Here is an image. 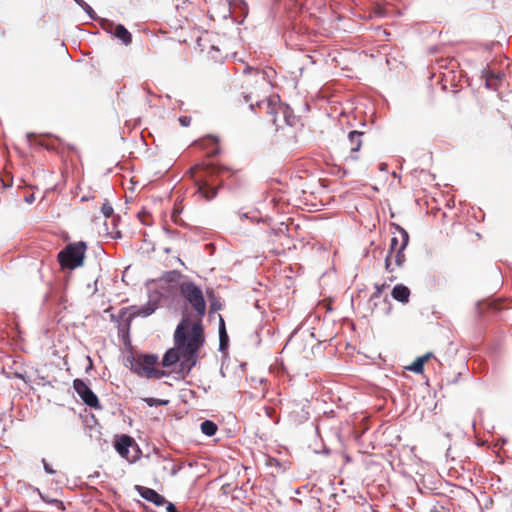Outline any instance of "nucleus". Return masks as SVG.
<instances>
[{"mask_svg": "<svg viewBox=\"0 0 512 512\" xmlns=\"http://www.w3.org/2000/svg\"><path fill=\"white\" fill-rule=\"evenodd\" d=\"M54 504H55V506L57 507L58 510H61V511L64 510V506H63V503L61 501L55 500Z\"/></svg>", "mask_w": 512, "mask_h": 512, "instance_id": "nucleus-30", "label": "nucleus"}, {"mask_svg": "<svg viewBox=\"0 0 512 512\" xmlns=\"http://www.w3.org/2000/svg\"><path fill=\"white\" fill-rule=\"evenodd\" d=\"M167 512H178L174 504L168 503L166 507Z\"/></svg>", "mask_w": 512, "mask_h": 512, "instance_id": "nucleus-29", "label": "nucleus"}, {"mask_svg": "<svg viewBox=\"0 0 512 512\" xmlns=\"http://www.w3.org/2000/svg\"><path fill=\"white\" fill-rule=\"evenodd\" d=\"M101 212L106 218H109L112 216L114 210L112 205L109 202H104L101 207Z\"/></svg>", "mask_w": 512, "mask_h": 512, "instance_id": "nucleus-22", "label": "nucleus"}, {"mask_svg": "<svg viewBox=\"0 0 512 512\" xmlns=\"http://www.w3.org/2000/svg\"><path fill=\"white\" fill-rule=\"evenodd\" d=\"M201 431L203 434L207 436H213L216 434L218 427L217 425L211 421V420H205L201 423Z\"/></svg>", "mask_w": 512, "mask_h": 512, "instance_id": "nucleus-19", "label": "nucleus"}, {"mask_svg": "<svg viewBox=\"0 0 512 512\" xmlns=\"http://www.w3.org/2000/svg\"><path fill=\"white\" fill-rule=\"evenodd\" d=\"M189 174L194 179L197 192L208 201L217 195L218 188L232 176L229 168L206 163L194 165L189 169Z\"/></svg>", "mask_w": 512, "mask_h": 512, "instance_id": "nucleus-2", "label": "nucleus"}, {"mask_svg": "<svg viewBox=\"0 0 512 512\" xmlns=\"http://www.w3.org/2000/svg\"><path fill=\"white\" fill-rule=\"evenodd\" d=\"M180 294L195 311L198 317L196 323L201 324V319L206 313V302L202 290L193 282H183L180 285Z\"/></svg>", "mask_w": 512, "mask_h": 512, "instance_id": "nucleus-6", "label": "nucleus"}, {"mask_svg": "<svg viewBox=\"0 0 512 512\" xmlns=\"http://www.w3.org/2000/svg\"><path fill=\"white\" fill-rule=\"evenodd\" d=\"M364 132L350 131L348 134L347 141L344 143V148L348 150V157L352 160L358 159V151L360 150L363 143Z\"/></svg>", "mask_w": 512, "mask_h": 512, "instance_id": "nucleus-10", "label": "nucleus"}, {"mask_svg": "<svg viewBox=\"0 0 512 512\" xmlns=\"http://www.w3.org/2000/svg\"><path fill=\"white\" fill-rule=\"evenodd\" d=\"M130 314L128 316V322H131L136 317H147L151 315L155 311V307H153L151 304H147L144 307L136 308L135 306H132L130 308Z\"/></svg>", "mask_w": 512, "mask_h": 512, "instance_id": "nucleus-14", "label": "nucleus"}, {"mask_svg": "<svg viewBox=\"0 0 512 512\" xmlns=\"http://www.w3.org/2000/svg\"><path fill=\"white\" fill-rule=\"evenodd\" d=\"M179 123L183 126V127H188L191 123V117L189 116H181L179 117Z\"/></svg>", "mask_w": 512, "mask_h": 512, "instance_id": "nucleus-27", "label": "nucleus"}, {"mask_svg": "<svg viewBox=\"0 0 512 512\" xmlns=\"http://www.w3.org/2000/svg\"><path fill=\"white\" fill-rule=\"evenodd\" d=\"M257 104L259 107L265 105L267 109L266 113L269 116V121L273 123L277 128L282 127L283 123L290 126L293 124L289 111H287V108L280 103L274 102L273 100H268L261 103L257 102Z\"/></svg>", "mask_w": 512, "mask_h": 512, "instance_id": "nucleus-8", "label": "nucleus"}, {"mask_svg": "<svg viewBox=\"0 0 512 512\" xmlns=\"http://www.w3.org/2000/svg\"><path fill=\"white\" fill-rule=\"evenodd\" d=\"M175 347L163 356L162 366L170 367L181 361V369L189 372L198 361V351L204 343V331L200 323L182 319L174 333Z\"/></svg>", "mask_w": 512, "mask_h": 512, "instance_id": "nucleus-1", "label": "nucleus"}, {"mask_svg": "<svg viewBox=\"0 0 512 512\" xmlns=\"http://www.w3.org/2000/svg\"><path fill=\"white\" fill-rule=\"evenodd\" d=\"M400 244H401V240H399L397 237H392L391 238L389 253H388V255L386 256V259H385V267H386V269L388 271H392V269L390 268L391 267L392 255L394 254L395 250H399Z\"/></svg>", "mask_w": 512, "mask_h": 512, "instance_id": "nucleus-18", "label": "nucleus"}, {"mask_svg": "<svg viewBox=\"0 0 512 512\" xmlns=\"http://www.w3.org/2000/svg\"><path fill=\"white\" fill-rule=\"evenodd\" d=\"M114 35L120 39L125 45L132 42L131 33L121 24L115 27Z\"/></svg>", "mask_w": 512, "mask_h": 512, "instance_id": "nucleus-17", "label": "nucleus"}, {"mask_svg": "<svg viewBox=\"0 0 512 512\" xmlns=\"http://www.w3.org/2000/svg\"><path fill=\"white\" fill-rule=\"evenodd\" d=\"M73 388L87 406L94 409H101L98 397L83 380L75 379L73 381Z\"/></svg>", "mask_w": 512, "mask_h": 512, "instance_id": "nucleus-9", "label": "nucleus"}, {"mask_svg": "<svg viewBox=\"0 0 512 512\" xmlns=\"http://www.w3.org/2000/svg\"><path fill=\"white\" fill-rule=\"evenodd\" d=\"M433 358V354L431 352L426 353L425 355L418 357L409 367L408 369L414 373L421 374L424 369V364Z\"/></svg>", "mask_w": 512, "mask_h": 512, "instance_id": "nucleus-16", "label": "nucleus"}, {"mask_svg": "<svg viewBox=\"0 0 512 512\" xmlns=\"http://www.w3.org/2000/svg\"><path fill=\"white\" fill-rule=\"evenodd\" d=\"M144 401L150 406H165L168 404V400L156 399V398H145Z\"/></svg>", "mask_w": 512, "mask_h": 512, "instance_id": "nucleus-21", "label": "nucleus"}, {"mask_svg": "<svg viewBox=\"0 0 512 512\" xmlns=\"http://www.w3.org/2000/svg\"><path fill=\"white\" fill-rule=\"evenodd\" d=\"M181 214V211L178 210L176 207L173 209V212H172V215H171V219L172 221L177 224V225H184V221L183 219L181 218L180 216Z\"/></svg>", "mask_w": 512, "mask_h": 512, "instance_id": "nucleus-23", "label": "nucleus"}, {"mask_svg": "<svg viewBox=\"0 0 512 512\" xmlns=\"http://www.w3.org/2000/svg\"><path fill=\"white\" fill-rule=\"evenodd\" d=\"M27 138H28V140H29V142L31 144L35 143V144H37L39 146H42V147H44L46 149H50L49 145L45 144V142H43L41 140H38L37 137L34 134H28Z\"/></svg>", "mask_w": 512, "mask_h": 512, "instance_id": "nucleus-25", "label": "nucleus"}, {"mask_svg": "<svg viewBox=\"0 0 512 512\" xmlns=\"http://www.w3.org/2000/svg\"><path fill=\"white\" fill-rule=\"evenodd\" d=\"M138 491L142 498H144L145 500H147L149 502H152L156 506H161L166 503L165 498L151 488L139 487Z\"/></svg>", "mask_w": 512, "mask_h": 512, "instance_id": "nucleus-12", "label": "nucleus"}, {"mask_svg": "<svg viewBox=\"0 0 512 512\" xmlns=\"http://www.w3.org/2000/svg\"><path fill=\"white\" fill-rule=\"evenodd\" d=\"M220 345L223 346L227 339V334L225 331V325L223 319L220 320Z\"/></svg>", "mask_w": 512, "mask_h": 512, "instance_id": "nucleus-26", "label": "nucleus"}, {"mask_svg": "<svg viewBox=\"0 0 512 512\" xmlns=\"http://www.w3.org/2000/svg\"><path fill=\"white\" fill-rule=\"evenodd\" d=\"M114 448L117 453L129 463L136 462L142 453L134 438L126 434L115 436Z\"/></svg>", "mask_w": 512, "mask_h": 512, "instance_id": "nucleus-7", "label": "nucleus"}, {"mask_svg": "<svg viewBox=\"0 0 512 512\" xmlns=\"http://www.w3.org/2000/svg\"><path fill=\"white\" fill-rule=\"evenodd\" d=\"M399 234L401 237V244L399 246V250H395L394 254L392 255L397 266H401L405 262V254L403 251L409 242V235L403 228H399Z\"/></svg>", "mask_w": 512, "mask_h": 512, "instance_id": "nucleus-11", "label": "nucleus"}, {"mask_svg": "<svg viewBox=\"0 0 512 512\" xmlns=\"http://www.w3.org/2000/svg\"><path fill=\"white\" fill-rule=\"evenodd\" d=\"M248 70L253 71V68L248 67ZM255 70H256V69H254V72H255Z\"/></svg>", "mask_w": 512, "mask_h": 512, "instance_id": "nucleus-32", "label": "nucleus"}, {"mask_svg": "<svg viewBox=\"0 0 512 512\" xmlns=\"http://www.w3.org/2000/svg\"><path fill=\"white\" fill-rule=\"evenodd\" d=\"M385 287L386 284H375V292L371 295V300L379 299Z\"/></svg>", "mask_w": 512, "mask_h": 512, "instance_id": "nucleus-24", "label": "nucleus"}, {"mask_svg": "<svg viewBox=\"0 0 512 512\" xmlns=\"http://www.w3.org/2000/svg\"><path fill=\"white\" fill-rule=\"evenodd\" d=\"M483 77L485 78L486 86L488 88L496 89L503 77V74L496 73L488 69L483 71Z\"/></svg>", "mask_w": 512, "mask_h": 512, "instance_id": "nucleus-15", "label": "nucleus"}, {"mask_svg": "<svg viewBox=\"0 0 512 512\" xmlns=\"http://www.w3.org/2000/svg\"><path fill=\"white\" fill-rule=\"evenodd\" d=\"M275 78L276 71L273 68L267 67L263 70H255V73L245 80L249 92L245 99L248 101L252 95L266 97L274 86Z\"/></svg>", "mask_w": 512, "mask_h": 512, "instance_id": "nucleus-3", "label": "nucleus"}, {"mask_svg": "<svg viewBox=\"0 0 512 512\" xmlns=\"http://www.w3.org/2000/svg\"><path fill=\"white\" fill-rule=\"evenodd\" d=\"M248 70L253 71V68L248 67ZM255 70H256V69H254V72H255Z\"/></svg>", "mask_w": 512, "mask_h": 512, "instance_id": "nucleus-31", "label": "nucleus"}, {"mask_svg": "<svg viewBox=\"0 0 512 512\" xmlns=\"http://www.w3.org/2000/svg\"><path fill=\"white\" fill-rule=\"evenodd\" d=\"M391 295L396 301L405 304L409 302L410 290L403 284H397L392 289Z\"/></svg>", "mask_w": 512, "mask_h": 512, "instance_id": "nucleus-13", "label": "nucleus"}, {"mask_svg": "<svg viewBox=\"0 0 512 512\" xmlns=\"http://www.w3.org/2000/svg\"><path fill=\"white\" fill-rule=\"evenodd\" d=\"M87 244L83 241L70 243L62 249L57 259L62 269L74 270L84 264Z\"/></svg>", "mask_w": 512, "mask_h": 512, "instance_id": "nucleus-4", "label": "nucleus"}, {"mask_svg": "<svg viewBox=\"0 0 512 512\" xmlns=\"http://www.w3.org/2000/svg\"><path fill=\"white\" fill-rule=\"evenodd\" d=\"M42 463H43V467H44V470L48 473V474H54L56 471L48 464V462L46 461V459H42Z\"/></svg>", "mask_w": 512, "mask_h": 512, "instance_id": "nucleus-28", "label": "nucleus"}, {"mask_svg": "<svg viewBox=\"0 0 512 512\" xmlns=\"http://www.w3.org/2000/svg\"><path fill=\"white\" fill-rule=\"evenodd\" d=\"M158 357L154 354H141L133 358L131 370L138 376L148 379H161L166 372L156 368Z\"/></svg>", "mask_w": 512, "mask_h": 512, "instance_id": "nucleus-5", "label": "nucleus"}, {"mask_svg": "<svg viewBox=\"0 0 512 512\" xmlns=\"http://www.w3.org/2000/svg\"><path fill=\"white\" fill-rule=\"evenodd\" d=\"M502 308H501V303L500 301H492V302H489V303H480L479 304V310H480V313L484 312L485 310H492V311H500Z\"/></svg>", "mask_w": 512, "mask_h": 512, "instance_id": "nucleus-20", "label": "nucleus"}]
</instances>
